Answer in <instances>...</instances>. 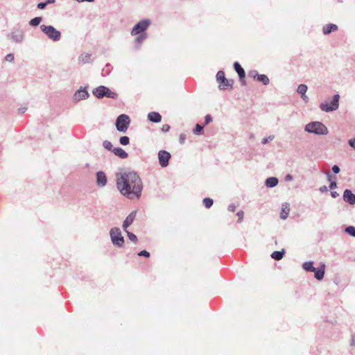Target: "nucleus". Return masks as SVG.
<instances>
[{"mask_svg": "<svg viewBox=\"0 0 355 355\" xmlns=\"http://www.w3.org/2000/svg\"><path fill=\"white\" fill-rule=\"evenodd\" d=\"M139 256H144V257H150V254L148 252H147L146 250H142L141 251L139 254H138Z\"/></svg>", "mask_w": 355, "mask_h": 355, "instance_id": "nucleus-38", "label": "nucleus"}, {"mask_svg": "<svg viewBox=\"0 0 355 355\" xmlns=\"http://www.w3.org/2000/svg\"><path fill=\"white\" fill-rule=\"evenodd\" d=\"M47 5V3H44V2H41V3H39L38 5H37V8L39 9H44L45 8V7Z\"/></svg>", "mask_w": 355, "mask_h": 355, "instance_id": "nucleus-42", "label": "nucleus"}, {"mask_svg": "<svg viewBox=\"0 0 355 355\" xmlns=\"http://www.w3.org/2000/svg\"><path fill=\"white\" fill-rule=\"evenodd\" d=\"M345 232L348 233L352 236H355V227L349 226L345 229Z\"/></svg>", "mask_w": 355, "mask_h": 355, "instance_id": "nucleus-32", "label": "nucleus"}, {"mask_svg": "<svg viewBox=\"0 0 355 355\" xmlns=\"http://www.w3.org/2000/svg\"><path fill=\"white\" fill-rule=\"evenodd\" d=\"M332 171L334 173H338L339 171H340V168L337 166V165H334L333 167H332Z\"/></svg>", "mask_w": 355, "mask_h": 355, "instance_id": "nucleus-43", "label": "nucleus"}, {"mask_svg": "<svg viewBox=\"0 0 355 355\" xmlns=\"http://www.w3.org/2000/svg\"><path fill=\"white\" fill-rule=\"evenodd\" d=\"M170 130V125L168 124H164L162 125V130L164 132H168Z\"/></svg>", "mask_w": 355, "mask_h": 355, "instance_id": "nucleus-41", "label": "nucleus"}, {"mask_svg": "<svg viewBox=\"0 0 355 355\" xmlns=\"http://www.w3.org/2000/svg\"><path fill=\"white\" fill-rule=\"evenodd\" d=\"M339 98V95L335 94L331 101H325L322 103L320 105V109L327 112L336 110L338 108Z\"/></svg>", "mask_w": 355, "mask_h": 355, "instance_id": "nucleus-3", "label": "nucleus"}, {"mask_svg": "<svg viewBox=\"0 0 355 355\" xmlns=\"http://www.w3.org/2000/svg\"><path fill=\"white\" fill-rule=\"evenodd\" d=\"M91 60V55L90 54H82L79 57V61L83 63H88Z\"/></svg>", "mask_w": 355, "mask_h": 355, "instance_id": "nucleus-26", "label": "nucleus"}, {"mask_svg": "<svg viewBox=\"0 0 355 355\" xmlns=\"http://www.w3.org/2000/svg\"><path fill=\"white\" fill-rule=\"evenodd\" d=\"M257 80L263 83V85H267L269 83V79L266 75H257Z\"/></svg>", "mask_w": 355, "mask_h": 355, "instance_id": "nucleus-27", "label": "nucleus"}, {"mask_svg": "<svg viewBox=\"0 0 355 355\" xmlns=\"http://www.w3.org/2000/svg\"><path fill=\"white\" fill-rule=\"evenodd\" d=\"M93 94L98 98L105 96L110 98H116L117 94L105 86H99L93 91Z\"/></svg>", "mask_w": 355, "mask_h": 355, "instance_id": "nucleus-4", "label": "nucleus"}, {"mask_svg": "<svg viewBox=\"0 0 355 355\" xmlns=\"http://www.w3.org/2000/svg\"><path fill=\"white\" fill-rule=\"evenodd\" d=\"M285 180L286 181H291V180H293V176L291 175H290V174L286 175V177H285Z\"/></svg>", "mask_w": 355, "mask_h": 355, "instance_id": "nucleus-46", "label": "nucleus"}, {"mask_svg": "<svg viewBox=\"0 0 355 355\" xmlns=\"http://www.w3.org/2000/svg\"><path fill=\"white\" fill-rule=\"evenodd\" d=\"M306 91L307 86L306 85L301 84L297 87V92L302 95V99L305 101L308 100V97L306 96Z\"/></svg>", "mask_w": 355, "mask_h": 355, "instance_id": "nucleus-21", "label": "nucleus"}, {"mask_svg": "<svg viewBox=\"0 0 355 355\" xmlns=\"http://www.w3.org/2000/svg\"><path fill=\"white\" fill-rule=\"evenodd\" d=\"M125 232H127V234H128V239H129L130 241H133V242H136V241H137V236H136V235H135V234H133V233H132V232H128L127 230H126V231H125Z\"/></svg>", "mask_w": 355, "mask_h": 355, "instance_id": "nucleus-35", "label": "nucleus"}, {"mask_svg": "<svg viewBox=\"0 0 355 355\" xmlns=\"http://www.w3.org/2000/svg\"><path fill=\"white\" fill-rule=\"evenodd\" d=\"M150 24V21L148 19L140 21L132 28L131 31L132 35H137L139 34L145 33L144 31L148 28Z\"/></svg>", "mask_w": 355, "mask_h": 355, "instance_id": "nucleus-8", "label": "nucleus"}, {"mask_svg": "<svg viewBox=\"0 0 355 355\" xmlns=\"http://www.w3.org/2000/svg\"><path fill=\"white\" fill-rule=\"evenodd\" d=\"M305 131L319 135H325L328 133L327 128L321 122L313 121L306 125Z\"/></svg>", "mask_w": 355, "mask_h": 355, "instance_id": "nucleus-2", "label": "nucleus"}, {"mask_svg": "<svg viewBox=\"0 0 355 355\" xmlns=\"http://www.w3.org/2000/svg\"><path fill=\"white\" fill-rule=\"evenodd\" d=\"M5 59L8 62H12L14 60V55L13 54L9 53L6 56Z\"/></svg>", "mask_w": 355, "mask_h": 355, "instance_id": "nucleus-39", "label": "nucleus"}, {"mask_svg": "<svg viewBox=\"0 0 355 355\" xmlns=\"http://www.w3.org/2000/svg\"><path fill=\"white\" fill-rule=\"evenodd\" d=\"M203 204L206 208H209L213 205V200L211 198H206L203 200Z\"/></svg>", "mask_w": 355, "mask_h": 355, "instance_id": "nucleus-30", "label": "nucleus"}, {"mask_svg": "<svg viewBox=\"0 0 355 355\" xmlns=\"http://www.w3.org/2000/svg\"><path fill=\"white\" fill-rule=\"evenodd\" d=\"M343 200L345 202H349L351 205H353L355 203V195L352 193V192L350 190L346 189L343 193Z\"/></svg>", "mask_w": 355, "mask_h": 355, "instance_id": "nucleus-13", "label": "nucleus"}, {"mask_svg": "<svg viewBox=\"0 0 355 355\" xmlns=\"http://www.w3.org/2000/svg\"><path fill=\"white\" fill-rule=\"evenodd\" d=\"M327 175H328V178H329V181L331 182V184H330V186H329V188L331 189H334L336 187V182L335 180L332 181L331 180V175H330L329 172L327 173Z\"/></svg>", "mask_w": 355, "mask_h": 355, "instance_id": "nucleus-34", "label": "nucleus"}, {"mask_svg": "<svg viewBox=\"0 0 355 355\" xmlns=\"http://www.w3.org/2000/svg\"><path fill=\"white\" fill-rule=\"evenodd\" d=\"M116 187L123 196L131 200L138 199L143 189L141 178L135 172L118 173Z\"/></svg>", "mask_w": 355, "mask_h": 355, "instance_id": "nucleus-1", "label": "nucleus"}, {"mask_svg": "<svg viewBox=\"0 0 355 355\" xmlns=\"http://www.w3.org/2000/svg\"><path fill=\"white\" fill-rule=\"evenodd\" d=\"M40 29L49 39L53 41H58L61 37L60 32L57 31L52 26H46L43 24L40 26Z\"/></svg>", "mask_w": 355, "mask_h": 355, "instance_id": "nucleus-5", "label": "nucleus"}, {"mask_svg": "<svg viewBox=\"0 0 355 355\" xmlns=\"http://www.w3.org/2000/svg\"><path fill=\"white\" fill-rule=\"evenodd\" d=\"M202 130H203V126H202L199 124H197L196 126V128L194 130V133L196 135H200L202 133Z\"/></svg>", "mask_w": 355, "mask_h": 355, "instance_id": "nucleus-36", "label": "nucleus"}, {"mask_svg": "<svg viewBox=\"0 0 355 355\" xmlns=\"http://www.w3.org/2000/svg\"><path fill=\"white\" fill-rule=\"evenodd\" d=\"M234 69H235V71L238 73V74H239V76L240 78L241 79V78H245V71H244V69L241 67V66L239 64V63L236 62L234 64Z\"/></svg>", "mask_w": 355, "mask_h": 355, "instance_id": "nucleus-22", "label": "nucleus"}, {"mask_svg": "<svg viewBox=\"0 0 355 355\" xmlns=\"http://www.w3.org/2000/svg\"><path fill=\"white\" fill-rule=\"evenodd\" d=\"M110 236L114 245L121 247L123 245L124 239L121 236L120 230L117 227L111 229Z\"/></svg>", "mask_w": 355, "mask_h": 355, "instance_id": "nucleus-7", "label": "nucleus"}, {"mask_svg": "<svg viewBox=\"0 0 355 355\" xmlns=\"http://www.w3.org/2000/svg\"><path fill=\"white\" fill-rule=\"evenodd\" d=\"M324 268L325 265L322 264L320 266L319 268H315V270L313 271L315 272L314 276L318 280H321L323 279L324 275Z\"/></svg>", "mask_w": 355, "mask_h": 355, "instance_id": "nucleus-17", "label": "nucleus"}, {"mask_svg": "<svg viewBox=\"0 0 355 355\" xmlns=\"http://www.w3.org/2000/svg\"><path fill=\"white\" fill-rule=\"evenodd\" d=\"M148 119L152 122L158 123L161 121L162 116L158 112H151L148 114Z\"/></svg>", "mask_w": 355, "mask_h": 355, "instance_id": "nucleus-16", "label": "nucleus"}, {"mask_svg": "<svg viewBox=\"0 0 355 355\" xmlns=\"http://www.w3.org/2000/svg\"><path fill=\"white\" fill-rule=\"evenodd\" d=\"M55 0H47V3H54Z\"/></svg>", "mask_w": 355, "mask_h": 355, "instance_id": "nucleus-50", "label": "nucleus"}, {"mask_svg": "<svg viewBox=\"0 0 355 355\" xmlns=\"http://www.w3.org/2000/svg\"><path fill=\"white\" fill-rule=\"evenodd\" d=\"M303 268L306 271L313 272L315 270V268L313 266V262L309 261L305 262L303 264Z\"/></svg>", "mask_w": 355, "mask_h": 355, "instance_id": "nucleus-25", "label": "nucleus"}, {"mask_svg": "<svg viewBox=\"0 0 355 355\" xmlns=\"http://www.w3.org/2000/svg\"><path fill=\"white\" fill-rule=\"evenodd\" d=\"M217 81L219 83V88L220 89H225L228 87L232 86V81L227 80L225 77V73L223 71H219L216 74Z\"/></svg>", "mask_w": 355, "mask_h": 355, "instance_id": "nucleus-9", "label": "nucleus"}, {"mask_svg": "<svg viewBox=\"0 0 355 355\" xmlns=\"http://www.w3.org/2000/svg\"><path fill=\"white\" fill-rule=\"evenodd\" d=\"M268 141V139H263L262 140V144H266Z\"/></svg>", "mask_w": 355, "mask_h": 355, "instance_id": "nucleus-49", "label": "nucleus"}, {"mask_svg": "<svg viewBox=\"0 0 355 355\" xmlns=\"http://www.w3.org/2000/svg\"><path fill=\"white\" fill-rule=\"evenodd\" d=\"M265 184L268 187H274L278 184V179L275 177L268 178L266 179Z\"/></svg>", "mask_w": 355, "mask_h": 355, "instance_id": "nucleus-23", "label": "nucleus"}, {"mask_svg": "<svg viewBox=\"0 0 355 355\" xmlns=\"http://www.w3.org/2000/svg\"><path fill=\"white\" fill-rule=\"evenodd\" d=\"M331 195L333 198H336L338 196V193L336 191H331Z\"/></svg>", "mask_w": 355, "mask_h": 355, "instance_id": "nucleus-48", "label": "nucleus"}, {"mask_svg": "<svg viewBox=\"0 0 355 355\" xmlns=\"http://www.w3.org/2000/svg\"><path fill=\"white\" fill-rule=\"evenodd\" d=\"M136 217V211H132L125 218L123 224V228L126 231L127 228L133 223Z\"/></svg>", "mask_w": 355, "mask_h": 355, "instance_id": "nucleus-12", "label": "nucleus"}, {"mask_svg": "<svg viewBox=\"0 0 355 355\" xmlns=\"http://www.w3.org/2000/svg\"><path fill=\"white\" fill-rule=\"evenodd\" d=\"M146 33H142L137 35V37L135 38V42L139 44H141L146 38Z\"/></svg>", "mask_w": 355, "mask_h": 355, "instance_id": "nucleus-28", "label": "nucleus"}, {"mask_svg": "<svg viewBox=\"0 0 355 355\" xmlns=\"http://www.w3.org/2000/svg\"><path fill=\"white\" fill-rule=\"evenodd\" d=\"M235 209H236V207L234 205H230L229 207H228V209L229 211H232V212H234L235 211Z\"/></svg>", "mask_w": 355, "mask_h": 355, "instance_id": "nucleus-47", "label": "nucleus"}, {"mask_svg": "<svg viewBox=\"0 0 355 355\" xmlns=\"http://www.w3.org/2000/svg\"><path fill=\"white\" fill-rule=\"evenodd\" d=\"M96 182L98 187H103L107 183V177L104 172L99 171L96 173Z\"/></svg>", "mask_w": 355, "mask_h": 355, "instance_id": "nucleus-11", "label": "nucleus"}, {"mask_svg": "<svg viewBox=\"0 0 355 355\" xmlns=\"http://www.w3.org/2000/svg\"><path fill=\"white\" fill-rule=\"evenodd\" d=\"M11 37L15 42H20L24 38V35L21 31L17 30L11 33Z\"/></svg>", "mask_w": 355, "mask_h": 355, "instance_id": "nucleus-15", "label": "nucleus"}, {"mask_svg": "<svg viewBox=\"0 0 355 355\" xmlns=\"http://www.w3.org/2000/svg\"><path fill=\"white\" fill-rule=\"evenodd\" d=\"M119 141L121 145L125 146L129 144L130 139L128 137L123 136L120 138Z\"/></svg>", "mask_w": 355, "mask_h": 355, "instance_id": "nucleus-31", "label": "nucleus"}, {"mask_svg": "<svg viewBox=\"0 0 355 355\" xmlns=\"http://www.w3.org/2000/svg\"><path fill=\"white\" fill-rule=\"evenodd\" d=\"M88 96L89 94L85 89H79L74 94V98L77 101L85 99Z\"/></svg>", "mask_w": 355, "mask_h": 355, "instance_id": "nucleus-14", "label": "nucleus"}, {"mask_svg": "<svg viewBox=\"0 0 355 355\" xmlns=\"http://www.w3.org/2000/svg\"><path fill=\"white\" fill-rule=\"evenodd\" d=\"M212 121V117L211 116V115L209 114H207L205 116V123L207 125L209 123H210L211 121Z\"/></svg>", "mask_w": 355, "mask_h": 355, "instance_id": "nucleus-40", "label": "nucleus"}, {"mask_svg": "<svg viewBox=\"0 0 355 355\" xmlns=\"http://www.w3.org/2000/svg\"><path fill=\"white\" fill-rule=\"evenodd\" d=\"M284 254V251L282 250V251H275L274 252H272V254H271V257L272 259H274L275 260H280L283 258V256Z\"/></svg>", "mask_w": 355, "mask_h": 355, "instance_id": "nucleus-24", "label": "nucleus"}, {"mask_svg": "<svg viewBox=\"0 0 355 355\" xmlns=\"http://www.w3.org/2000/svg\"><path fill=\"white\" fill-rule=\"evenodd\" d=\"M41 21H42V17H35L30 21V25H31L33 26H37L40 24Z\"/></svg>", "mask_w": 355, "mask_h": 355, "instance_id": "nucleus-29", "label": "nucleus"}, {"mask_svg": "<svg viewBox=\"0 0 355 355\" xmlns=\"http://www.w3.org/2000/svg\"><path fill=\"white\" fill-rule=\"evenodd\" d=\"M170 158V153L166 150H160L158 153L159 162L162 167L168 166Z\"/></svg>", "mask_w": 355, "mask_h": 355, "instance_id": "nucleus-10", "label": "nucleus"}, {"mask_svg": "<svg viewBox=\"0 0 355 355\" xmlns=\"http://www.w3.org/2000/svg\"><path fill=\"white\" fill-rule=\"evenodd\" d=\"M323 33L327 35L331 32H334L338 30V26L336 24H327L323 27Z\"/></svg>", "mask_w": 355, "mask_h": 355, "instance_id": "nucleus-19", "label": "nucleus"}, {"mask_svg": "<svg viewBox=\"0 0 355 355\" xmlns=\"http://www.w3.org/2000/svg\"><path fill=\"white\" fill-rule=\"evenodd\" d=\"M103 147H104L105 149H107V150H110V151H112V150H113V146H112V143H111L110 141H105L103 142Z\"/></svg>", "mask_w": 355, "mask_h": 355, "instance_id": "nucleus-33", "label": "nucleus"}, {"mask_svg": "<svg viewBox=\"0 0 355 355\" xmlns=\"http://www.w3.org/2000/svg\"><path fill=\"white\" fill-rule=\"evenodd\" d=\"M243 215H244V214H243V211H240L237 213V216L239 218V222H241L243 220Z\"/></svg>", "mask_w": 355, "mask_h": 355, "instance_id": "nucleus-44", "label": "nucleus"}, {"mask_svg": "<svg viewBox=\"0 0 355 355\" xmlns=\"http://www.w3.org/2000/svg\"><path fill=\"white\" fill-rule=\"evenodd\" d=\"M290 211L289 205L288 203H285L282 205V212L280 213V218L282 219H286Z\"/></svg>", "mask_w": 355, "mask_h": 355, "instance_id": "nucleus-20", "label": "nucleus"}, {"mask_svg": "<svg viewBox=\"0 0 355 355\" xmlns=\"http://www.w3.org/2000/svg\"><path fill=\"white\" fill-rule=\"evenodd\" d=\"M254 73H257V72H256V71H252V72L250 73V76H254Z\"/></svg>", "mask_w": 355, "mask_h": 355, "instance_id": "nucleus-51", "label": "nucleus"}, {"mask_svg": "<svg viewBox=\"0 0 355 355\" xmlns=\"http://www.w3.org/2000/svg\"><path fill=\"white\" fill-rule=\"evenodd\" d=\"M114 154L121 159H125L128 157V153L123 150L121 148H114L112 150Z\"/></svg>", "mask_w": 355, "mask_h": 355, "instance_id": "nucleus-18", "label": "nucleus"}, {"mask_svg": "<svg viewBox=\"0 0 355 355\" xmlns=\"http://www.w3.org/2000/svg\"><path fill=\"white\" fill-rule=\"evenodd\" d=\"M273 138H274L273 136L272 137H269L268 139L272 140V139H273Z\"/></svg>", "mask_w": 355, "mask_h": 355, "instance_id": "nucleus-52", "label": "nucleus"}, {"mask_svg": "<svg viewBox=\"0 0 355 355\" xmlns=\"http://www.w3.org/2000/svg\"><path fill=\"white\" fill-rule=\"evenodd\" d=\"M130 117L126 114L119 115L116 121V127L117 130L125 132L130 125Z\"/></svg>", "mask_w": 355, "mask_h": 355, "instance_id": "nucleus-6", "label": "nucleus"}, {"mask_svg": "<svg viewBox=\"0 0 355 355\" xmlns=\"http://www.w3.org/2000/svg\"><path fill=\"white\" fill-rule=\"evenodd\" d=\"M111 66L110 64H107L105 67L103 69L102 72L103 75L108 74L110 70Z\"/></svg>", "mask_w": 355, "mask_h": 355, "instance_id": "nucleus-37", "label": "nucleus"}, {"mask_svg": "<svg viewBox=\"0 0 355 355\" xmlns=\"http://www.w3.org/2000/svg\"><path fill=\"white\" fill-rule=\"evenodd\" d=\"M349 144L352 147L355 148V139H351L349 141Z\"/></svg>", "mask_w": 355, "mask_h": 355, "instance_id": "nucleus-45", "label": "nucleus"}]
</instances>
